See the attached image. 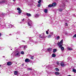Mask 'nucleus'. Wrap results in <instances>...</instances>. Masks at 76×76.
<instances>
[{
    "label": "nucleus",
    "instance_id": "obj_1",
    "mask_svg": "<svg viewBox=\"0 0 76 76\" xmlns=\"http://www.w3.org/2000/svg\"><path fill=\"white\" fill-rule=\"evenodd\" d=\"M33 22L31 21V20L28 19V24L29 26H30V28H31L32 26V25H33V24H32Z\"/></svg>",
    "mask_w": 76,
    "mask_h": 76
},
{
    "label": "nucleus",
    "instance_id": "obj_2",
    "mask_svg": "<svg viewBox=\"0 0 76 76\" xmlns=\"http://www.w3.org/2000/svg\"><path fill=\"white\" fill-rule=\"evenodd\" d=\"M63 40H62L60 42L58 43V45L59 46V48L63 46Z\"/></svg>",
    "mask_w": 76,
    "mask_h": 76
},
{
    "label": "nucleus",
    "instance_id": "obj_3",
    "mask_svg": "<svg viewBox=\"0 0 76 76\" xmlns=\"http://www.w3.org/2000/svg\"><path fill=\"white\" fill-rule=\"evenodd\" d=\"M15 56L17 57H20V52H17L15 53Z\"/></svg>",
    "mask_w": 76,
    "mask_h": 76
},
{
    "label": "nucleus",
    "instance_id": "obj_4",
    "mask_svg": "<svg viewBox=\"0 0 76 76\" xmlns=\"http://www.w3.org/2000/svg\"><path fill=\"white\" fill-rule=\"evenodd\" d=\"M61 66H62V67H64V66H66V65H65L64 64V63L63 62H61Z\"/></svg>",
    "mask_w": 76,
    "mask_h": 76
},
{
    "label": "nucleus",
    "instance_id": "obj_5",
    "mask_svg": "<svg viewBox=\"0 0 76 76\" xmlns=\"http://www.w3.org/2000/svg\"><path fill=\"white\" fill-rule=\"evenodd\" d=\"M25 61L26 63H28V62H29V61H30V60L28 58H26L25 59Z\"/></svg>",
    "mask_w": 76,
    "mask_h": 76
},
{
    "label": "nucleus",
    "instance_id": "obj_6",
    "mask_svg": "<svg viewBox=\"0 0 76 76\" xmlns=\"http://www.w3.org/2000/svg\"><path fill=\"white\" fill-rule=\"evenodd\" d=\"M6 2H7V1H0V3H1V4H3V3H6Z\"/></svg>",
    "mask_w": 76,
    "mask_h": 76
},
{
    "label": "nucleus",
    "instance_id": "obj_7",
    "mask_svg": "<svg viewBox=\"0 0 76 76\" xmlns=\"http://www.w3.org/2000/svg\"><path fill=\"white\" fill-rule=\"evenodd\" d=\"M7 66H10L12 64V63L10 62H7Z\"/></svg>",
    "mask_w": 76,
    "mask_h": 76
},
{
    "label": "nucleus",
    "instance_id": "obj_8",
    "mask_svg": "<svg viewBox=\"0 0 76 76\" xmlns=\"http://www.w3.org/2000/svg\"><path fill=\"white\" fill-rule=\"evenodd\" d=\"M52 7H54V6H56V3H53L52 4Z\"/></svg>",
    "mask_w": 76,
    "mask_h": 76
},
{
    "label": "nucleus",
    "instance_id": "obj_9",
    "mask_svg": "<svg viewBox=\"0 0 76 76\" xmlns=\"http://www.w3.org/2000/svg\"><path fill=\"white\" fill-rule=\"evenodd\" d=\"M44 34H42L40 35V38H44Z\"/></svg>",
    "mask_w": 76,
    "mask_h": 76
},
{
    "label": "nucleus",
    "instance_id": "obj_10",
    "mask_svg": "<svg viewBox=\"0 0 76 76\" xmlns=\"http://www.w3.org/2000/svg\"><path fill=\"white\" fill-rule=\"evenodd\" d=\"M18 71H14V74L15 75H18Z\"/></svg>",
    "mask_w": 76,
    "mask_h": 76
},
{
    "label": "nucleus",
    "instance_id": "obj_11",
    "mask_svg": "<svg viewBox=\"0 0 76 76\" xmlns=\"http://www.w3.org/2000/svg\"><path fill=\"white\" fill-rule=\"evenodd\" d=\"M60 48H61V50L62 51H63V50H64V47L63 46H61Z\"/></svg>",
    "mask_w": 76,
    "mask_h": 76
},
{
    "label": "nucleus",
    "instance_id": "obj_12",
    "mask_svg": "<svg viewBox=\"0 0 76 76\" xmlns=\"http://www.w3.org/2000/svg\"><path fill=\"white\" fill-rule=\"evenodd\" d=\"M58 10L59 11V12H62V11L63 10V9L60 8L58 9Z\"/></svg>",
    "mask_w": 76,
    "mask_h": 76
},
{
    "label": "nucleus",
    "instance_id": "obj_13",
    "mask_svg": "<svg viewBox=\"0 0 76 76\" xmlns=\"http://www.w3.org/2000/svg\"><path fill=\"white\" fill-rule=\"evenodd\" d=\"M55 74L56 75H58L60 74V73L58 72H55Z\"/></svg>",
    "mask_w": 76,
    "mask_h": 76
},
{
    "label": "nucleus",
    "instance_id": "obj_14",
    "mask_svg": "<svg viewBox=\"0 0 76 76\" xmlns=\"http://www.w3.org/2000/svg\"><path fill=\"white\" fill-rule=\"evenodd\" d=\"M34 16L35 18H38L39 17V15L38 14H36Z\"/></svg>",
    "mask_w": 76,
    "mask_h": 76
},
{
    "label": "nucleus",
    "instance_id": "obj_15",
    "mask_svg": "<svg viewBox=\"0 0 76 76\" xmlns=\"http://www.w3.org/2000/svg\"><path fill=\"white\" fill-rule=\"evenodd\" d=\"M26 15H27V16L29 17V16H31V14L29 13H27Z\"/></svg>",
    "mask_w": 76,
    "mask_h": 76
},
{
    "label": "nucleus",
    "instance_id": "obj_16",
    "mask_svg": "<svg viewBox=\"0 0 76 76\" xmlns=\"http://www.w3.org/2000/svg\"><path fill=\"white\" fill-rule=\"evenodd\" d=\"M9 26L10 27H11V28H13V27H14V26L13 25H12L11 24H10L9 25Z\"/></svg>",
    "mask_w": 76,
    "mask_h": 76
},
{
    "label": "nucleus",
    "instance_id": "obj_17",
    "mask_svg": "<svg viewBox=\"0 0 76 76\" xmlns=\"http://www.w3.org/2000/svg\"><path fill=\"white\" fill-rule=\"evenodd\" d=\"M47 11H48V10L47 9H45L44 10V12L45 13H47Z\"/></svg>",
    "mask_w": 76,
    "mask_h": 76
},
{
    "label": "nucleus",
    "instance_id": "obj_18",
    "mask_svg": "<svg viewBox=\"0 0 76 76\" xmlns=\"http://www.w3.org/2000/svg\"><path fill=\"white\" fill-rule=\"evenodd\" d=\"M18 14L19 15H20V14L22 13V12H21V10H20L18 11Z\"/></svg>",
    "mask_w": 76,
    "mask_h": 76
},
{
    "label": "nucleus",
    "instance_id": "obj_19",
    "mask_svg": "<svg viewBox=\"0 0 76 76\" xmlns=\"http://www.w3.org/2000/svg\"><path fill=\"white\" fill-rule=\"evenodd\" d=\"M67 49L68 50H72V48H68Z\"/></svg>",
    "mask_w": 76,
    "mask_h": 76
},
{
    "label": "nucleus",
    "instance_id": "obj_20",
    "mask_svg": "<svg viewBox=\"0 0 76 76\" xmlns=\"http://www.w3.org/2000/svg\"><path fill=\"white\" fill-rule=\"evenodd\" d=\"M73 72H75V73H76V69H73L72 70Z\"/></svg>",
    "mask_w": 76,
    "mask_h": 76
},
{
    "label": "nucleus",
    "instance_id": "obj_21",
    "mask_svg": "<svg viewBox=\"0 0 76 76\" xmlns=\"http://www.w3.org/2000/svg\"><path fill=\"white\" fill-rule=\"evenodd\" d=\"M52 57H56V54L53 53L52 54Z\"/></svg>",
    "mask_w": 76,
    "mask_h": 76
},
{
    "label": "nucleus",
    "instance_id": "obj_22",
    "mask_svg": "<svg viewBox=\"0 0 76 76\" xmlns=\"http://www.w3.org/2000/svg\"><path fill=\"white\" fill-rule=\"evenodd\" d=\"M48 7H53L52 6V5H51V4H50L48 5Z\"/></svg>",
    "mask_w": 76,
    "mask_h": 76
},
{
    "label": "nucleus",
    "instance_id": "obj_23",
    "mask_svg": "<svg viewBox=\"0 0 76 76\" xmlns=\"http://www.w3.org/2000/svg\"><path fill=\"white\" fill-rule=\"evenodd\" d=\"M52 49L51 48H49L48 49V51H51Z\"/></svg>",
    "mask_w": 76,
    "mask_h": 76
},
{
    "label": "nucleus",
    "instance_id": "obj_24",
    "mask_svg": "<svg viewBox=\"0 0 76 76\" xmlns=\"http://www.w3.org/2000/svg\"><path fill=\"white\" fill-rule=\"evenodd\" d=\"M53 50V53H56V52L57 51V49H54Z\"/></svg>",
    "mask_w": 76,
    "mask_h": 76
},
{
    "label": "nucleus",
    "instance_id": "obj_25",
    "mask_svg": "<svg viewBox=\"0 0 76 76\" xmlns=\"http://www.w3.org/2000/svg\"><path fill=\"white\" fill-rule=\"evenodd\" d=\"M65 26H66V28H68V24H67V23H66L65 24Z\"/></svg>",
    "mask_w": 76,
    "mask_h": 76
},
{
    "label": "nucleus",
    "instance_id": "obj_26",
    "mask_svg": "<svg viewBox=\"0 0 76 76\" xmlns=\"http://www.w3.org/2000/svg\"><path fill=\"white\" fill-rule=\"evenodd\" d=\"M20 54H25V53H24V52H23V51H22L21 52Z\"/></svg>",
    "mask_w": 76,
    "mask_h": 76
},
{
    "label": "nucleus",
    "instance_id": "obj_27",
    "mask_svg": "<svg viewBox=\"0 0 76 76\" xmlns=\"http://www.w3.org/2000/svg\"><path fill=\"white\" fill-rule=\"evenodd\" d=\"M41 4H39L38 5H37V6L39 7H40V6H41Z\"/></svg>",
    "mask_w": 76,
    "mask_h": 76
},
{
    "label": "nucleus",
    "instance_id": "obj_28",
    "mask_svg": "<svg viewBox=\"0 0 76 76\" xmlns=\"http://www.w3.org/2000/svg\"><path fill=\"white\" fill-rule=\"evenodd\" d=\"M51 35H49L48 36V38H51Z\"/></svg>",
    "mask_w": 76,
    "mask_h": 76
},
{
    "label": "nucleus",
    "instance_id": "obj_29",
    "mask_svg": "<svg viewBox=\"0 0 76 76\" xmlns=\"http://www.w3.org/2000/svg\"><path fill=\"white\" fill-rule=\"evenodd\" d=\"M52 35H53V32H51L50 33V35L51 36Z\"/></svg>",
    "mask_w": 76,
    "mask_h": 76
},
{
    "label": "nucleus",
    "instance_id": "obj_30",
    "mask_svg": "<svg viewBox=\"0 0 76 76\" xmlns=\"http://www.w3.org/2000/svg\"><path fill=\"white\" fill-rule=\"evenodd\" d=\"M60 36H58L57 37V39H60Z\"/></svg>",
    "mask_w": 76,
    "mask_h": 76
},
{
    "label": "nucleus",
    "instance_id": "obj_31",
    "mask_svg": "<svg viewBox=\"0 0 76 76\" xmlns=\"http://www.w3.org/2000/svg\"><path fill=\"white\" fill-rule=\"evenodd\" d=\"M41 2V0H39L38 1V3H40Z\"/></svg>",
    "mask_w": 76,
    "mask_h": 76
},
{
    "label": "nucleus",
    "instance_id": "obj_32",
    "mask_svg": "<svg viewBox=\"0 0 76 76\" xmlns=\"http://www.w3.org/2000/svg\"><path fill=\"white\" fill-rule=\"evenodd\" d=\"M17 10H18L19 11V10H20V8H18L17 9Z\"/></svg>",
    "mask_w": 76,
    "mask_h": 76
},
{
    "label": "nucleus",
    "instance_id": "obj_33",
    "mask_svg": "<svg viewBox=\"0 0 76 76\" xmlns=\"http://www.w3.org/2000/svg\"><path fill=\"white\" fill-rule=\"evenodd\" d=\"M27 45H25L24 47V49H25L26 48H27Z\"/></svg>",
    "mask_w": 76,
    "mask_h": 76
},
{
    "label": "nucleus",
    "instance_id": "obj_34",
    "mask_svg": "<svg viewBox=\"0 0 76 76\" xmlns=\"http://www.w3.org/2000/svg\"><path fill=\"white\" fill-rule=\"evenodd\" d=\"M55 70H56L57 71H59V69L57 68H56Z\"/></svg>",
    "mask_w": 76,
    "mask_h": 76
},
{
    "label": "nucleus",
    "instance_id": "obj_35",
    "mask_svg": "<svg viewBox=\"0 0 76 76\" xmlns=\"http://www.w3.org/2000/svg\"><path fill=\"white\" fill-rule=\"evenodd\" d=\"M31 59L32 60H33V59H34V57L33 56L31 57Z\"/></svg>",
    "mask_w": 76,
    "mask_h": 76
},
{
    "label": "nucleus",
    "instance_id": "obj_36",
    "mask_svg": "<svg viewBox=\"0 0 76 76\" xmlns=\"http://www.w3.org/2000/svg\"><path fill=\"white\" fill-rule=\"evenodd\" d=\"M56 63L58 65H59V62H57Z\"/></svg>",
    "mask_w": 76,
    "mask_h": 76
},
{
    "label": "nucleus",
    "instance_id": "obj_37",
    "mask_svg": "<svg viewBox=\"0 0 76 76\" xmlns=\"http://www.w3.org/2000/svg\"><path fill=\"white\" fill-rule=\"evenodd\" d=\"M28 70H32V69L30 68H28Z\"/></svg>",
    "mask_w": 76,
    "mask_h": 76
},
{
    "label": "nucleus",
    "instance_id": "obj_38",
    "mask_svg": "<svg viewBox=\"0 0 76 76\" xmlns=\"http://www.w3.org/2000/svg\"><path fill=\"white\" fill-rule=\"evenodd\" d=\"M73 37H75V38H76V34H75L74 36H73Z\"/></svg>",
    "mask_w": 76,
    "mask_h": 76
},
{
    "label": "nucleus",
    "instance_id": "obj_39",
    "mask_svg": "<svg viewBox=\"0 0 76 76\" xmlns=\"http://www.w3.org/2000/svg\"><path fill=\"white\" fill-rule=\"evenodd\" d=\"M46 33L47 34H48V31H46Z\"/></svg>",
    "mask_w": 76,
    "mask_h": 76
},
{
    "label": "nucleus",
    "instance_id": "obj_40",
    "mask_svg": "<svg viewBox=\"0 0 76 76\" xmlns=\"http://www.w3.org/2000/svg\"><path fill=\"white\" fill-rule=\"evenodd\" d=\"M6 4H8V2H7H7H6V3H5Z\"/></svg>",
    "mask_w": 76,
    "mask_h": 76
},
{
    "label": "nucleus",
    "instance_id": "obj_41",
    "mask_svg": "<svg viewBox=\"0 0 76 76\" xmlns=\"http://www.w3.org/2000/svg\"><path fill=\"white\" fill-rule=\"evenodd\" d=\"M25 20V18H24L23 19L22 21H23V20Z\"/></svg>",
    "mask_w": 76,
    "mask_h": 76
},
{
    "label": "nucleus",
    "instance_id": "obj_42",
    "mask_svg": "<svg viewBox=\"0 0 76 76\" xmlns=\"http://www.w3.org/2000/svg\"><path fill=\"white\" fill-rule=\"evenodd\" d=\"M9 35H12L11 34H9Z\"/></svg>",
    "mask_w": 76,
    "mask_h": 76
},
{
    "label": "nucleus",
    "instance_id": "obj_43",
    "mask_svg": "<svg viewBox=\"0 0 76 76\" xmlns=\"http://www.w3.org/2000/svg\"><path fill=\"white\" fill-rule=\"evenodd\" d=\"M1 33H0V37L1 36Z\"/></svg>",
    "mask_w": 76,
    "mask_h": 76
},
{
    "label": "nucleus",
    "instance_id": "obj_44",
    "mask_svg": "<svg viewBox=\"0 0 76 76\" xmlns=\"http://www.w3.org/2000/svg\"><path fill=\"white\" fill-rule=\"evenodd\" d=\"M49 30H50L49 29H48L47 31H49Z\"/></svg>",
    "mask_w": 76,
    "mask_h": 76
},
{
    "label": "nucleus",
    "instance_id": "obj_45",
    "mask_svg": "<svg viewBox=\"0 0 76 76\" xmlns=\"http://www.w3.org/2000/svg\"><path fill=\"white\" fill-rule=\"evenodd\" d=\"M13 1H15V0H13Z\"/></svg>",
    "mask_w": 76,
    "mask_h": 76
},
{
    "label": "nucleus",
    "instance_id": "obj_46",
    "mask_svg": "<svg viewBox=\"0 0 76 76\" xmlns=\"http://www.w3.org/2000/svg\"><path fill=\"white\" fill-rule=\"evenodd\" d=\"M0 67H1V65H0Z\"/></svg>",
    "mask_w": 76,
    "mask_h": 76
},
{
    "label": "nucleus",
    "instance_id": "obj_47",
    "mask_svg": "<svg viewBox=\"0 0 76 76\" xmlns=\"http://www.w3.org/2000/svg\"><path fill=\"white\" fill-rule=\"evenodd\" d=\"M11 50H12V49H11Z\"/></svg>",
    "mask_w": 76,
    "mask_h": 76
},
{
    "label": "nucleus",
    "instance_id": "obj_48",
    "mask_svg": "<svg viewBox=\"0 0 76 76\" xmlns=\"http://www.w3.org/2000/svg\"><path fill=\"white\" fill-rule=\"evenodd\" d=\"M3 57H4V56H3Z\"/></svg>",
    "mask_w": 76,
    "mask_h": 76
},
{
    "label": "nucleus",
    "instance_id": "obj_49",
    "mask_svg": "<svg viewBox=\"0 0 76 76\" xmlns=\"http://www.w3.org/2000/svg\"><path fill=\"white\" fill-rule=\"evenodd\" d=\"M23 42H25V41H23Z\"/></svg>",
    "mask_w": 76,
    "mask_h": 76
}]
</instances>
